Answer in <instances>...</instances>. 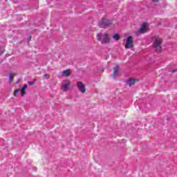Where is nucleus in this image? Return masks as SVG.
Instances as JSON below:
<instances>
[{
	"label": "nucleus",
	"mask_w": 177,
	"mask_h": 177,
	"mask_svg": "<svg viewBox=\"0 0 177 177\" xmlns=\"http://www.w3.org/2000/svg\"><path fill=\"white\" fill-rule=\"evenodd\" d=\"M133 37L132 36H129L127 37L124 41V47L126 49H132L133 48Z\"/></svg>",
	"instance_id": "obj_3"
},
{
	"label": "nucleus",
	"mask_w": 177,
	"mask_h": 177,
	"mask_svg": "<svg viewBox=\"0 0 177 177\" xmlns=\"http://www.w3.org/2000/svg\"><path fill=\"white\" fill-rule=\"evenodd\" d=\"M71 86V82L68 80H65L62 82L61 85V89L63 92H68Z\"/></svg>",
	"instance_id": "obj_4"
},
{
	"label": "nucleus",
	"mask_w": 177,
	"mask_h": 177,
	"mask_svg": "<svg viewBox=\"0 0 177 177\" xmlns=\"http://www.w3.org/2000/svg\"><path fill=\"white\" fill-rule=\"evenodd\" d=\"M9 75H12V77L13 78V77H16V73H10Z\"/></svg>",
	"instance_id": "obj_16"
},
{
	"label": "nucleus",
	"mask_w": 177,
	"mask_h": 177,
	"mask_svg": "<svg viewBox=\"0 0 177 177\" xmlns=\"http://www.w3.org/2000/svg\"><path fill=\"white\" fill-rule=\"evenodd\" d=\"M27 88H28V85L25 84L24 87L21 89L20 92L21 96H24V95H26V90L27 89Z\"/></svg>",
	"instance_id": "obj_11"
},
{
	"label": "nucleus",
	"mask_w": 177,
	"mask_h": 177,
	"mask_svg": "<svg viewBox=\"0 0 177 177\" xmlns=\"http://www.w3.org/2000/svg\"><path fill=\"white\" fill-rule=\"evenodd\" d=\"M127 85L129 86H132V85H135L136 84V80L135 79H130L127 81Z\"/></svg>",
	"instance_id": "obj_10"
},
{
	"label": "nucleus",
	"mask_w": 177,
	"mask_h": 177,
	"mask_svg": "<svg viewBox=\"0 0 177 177\" xmlns=\"http://www.w3.org/2000/svg\"><path fill=\"white\" fill-rule=\"evenodd\" d=\"M77 86L81 93H85L86 92V86L82 82H77Z\"/></svg>",
	"instance_id": "obj_7"
},
{
	"label": "nucleus",
	"mask_w": 177,
	"mask_h": 177,
	"mask_svg": "<svg viewBox=\"0 0 177 177\" xmlns=\"http://www.w3.org/2000/svg\"><path fill=\"white\" fill-rule=\"evenodd\" d=\"M153 2H158V0H153Z\"/></svg>",
	"instance_id": "obj_18"
},
{
	"label": "nucleus",
	"mask_w": 177,
	"mask_h": 177,
	"mask_svg": "<svg viewBox=\"0 0 177 177\" xmlns=\"http://www.w3.org/2000/svg\"><path fill=\"white\" fill-rule=\"evenodd\" d=\"M29 85H34V82H29Z\"/></svg>",
	"instance_id": "obj_17"
},
{
	"label": "nucleus",
	"mask_w": 177,
	"mask_h": 177,
	"mask_svg": "<svg viewBox=\"0 0 177 177\" xmlns=\"http://www.w3.org/2000/svg\"><path fill=\"white\" fill-rule=\"evenodd\" d=\"M149 31V24L144 23L141 25L140 29L136 32V34H145Z\"/></svg>",
	"instance_id": "obj_6"
},
{
	"label": "nucleus",
	"mask_w": 177,
	"mask_h": 177,
	"mask_svg": "<svg viewBox=\"0 0 177 177\" xmlns=\"http://www.w3.org/2000/svg\"><path fill=\"white\" fill-rule=\"evenodd\" d=\"M97 38L102 44H109L111 41L110 37L106 32L98 33Z\"/></svg>",
	"instance_id": "obj_1"
},
{
	"label": "nucleus",
	"mask_w": 177,
	"mask_h": 177,
	"mask_svg": "<svg viewBox=\"0 0 177 177\" xmlns=\"http://www.w3.org/2000/svg\"><path fill=\"white\" fill-rule=\"evenodd\" d=\"M120 73L121 71H120V67L118 66H115L113 68V78H115V77H118V75H120Z\"/></svg>",
	"instance_id": "obj_8"
},
{
	"label": "nucleus",
	"mask_w": 177,
	"mask_h": 177,
	"mask_svg": "<svg viewBox=\"0 0 177 177\" xmlns=\"http://www.w3.org/2000/svg\"><path fill=\"white\" fill-rule=\"evenodd\" d=\"M10 77V82L12 83L13 82V77H12V75H9Z\"/></svg>",
	"instance_id": "obj_15"
},
{
	"label": "nucleus",
	"mask_w": 177,
	"mask_h": 177,
	"mask_svg": "<svg viewBox=\"0 0 177 177\" xmlns=\"http://www.w3.org/2000/svg\"><path fill=\"white\" fill-rule=\"evenodd\" d=\"M113 24H115L114 20L102 18L99 24V26L102 28H104V27H109L110 26H113Z\"/></svg>",
	"instance_id": "obj_2"
},
{
	"label": "nucleus",
	"mask_w": 177,
	"mask_h": 177,
	"mask_svg": "<svg viewBox=\"0 0 177 177\" xmlns=\"http://www.w3.org/2000/svg\"><path fill=\"white\" fill-rule=\"evenodd\" d=\"M20 92V90L17 89L15 90V93H14V96H16V95H17V93H19Z\"/></svg>",
	"instance_id": "obj_14"
},
{
	"label": "nucleus",
	"mask_w": 177,
	"mask_h": 177,
	"mask_svg": "<svg viewBox=\"0 0 177 177\" xmlns=\"http://www.w3.org/2000/svg\"><path fill=\"white\" fill-rule=\"evenodd\" d=\"M153 46L156 48V50L160 52L161 50V44L162 43V39L160 37H155L153 38Z\"/></svg>",
	"instance_id": "obj_5"
},
{
	"label": "nucleus",
	"mask_w": 177,
	"mask_h": 177,
	"mask_svg": "<svg viewBox=\"0 0 177 177\" xmlns=\"http://www.w3.org/2000/svg\"><path fill=\"white\" fill-rule=\"evenodd\" d=\"M113 39H115V41H118V39H120V35L115 34L113 36Z\"/></svg>",
	"instance_id": "obj_12"
},
{
	"label": "nucleus",
	"mask_w": 177,
	"mask_h": 177,
	"mask_svg": "<svg viewBox=\"0 0 177 177\" xmlns=\"http://www.w3.org/2000/svg\"><path fill=\"white\" fill-rule=\"evenodd\" d=\"M71 75V69L64 70L62 73V77H67Z\"/></svg>",
	"instance_id": "obj_9"
},
{
	"label": "nucleus",
	"mask_w": 177,
	"mask_h": 177,
	"mask_svg": "<svg viewBox=\"0 0 177 177\" xmlns=\"http://www.w3.org/2000/svg\"><path fill=\"white\" fill-rule=\"evenodd\" d=\"M49 77H50V76H49V75H48V74H45V75L43 76V79H44V80H49Z\"/></svg>",
	"instance_id": "obj_13"
}]
</instances>
